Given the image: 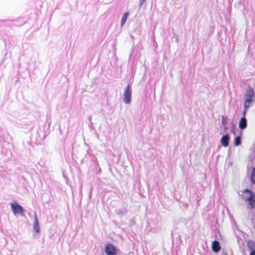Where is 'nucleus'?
Wrapping results in <instances>:
<instances>
[{
    "label": "nucleus",
    "instance_id": "f257e3e1",
    "mask_svg": "<svg viewBox=\"0 0 255 255\" xmlns=\"http://www.w3.org/2000/svg\"><path fill=\"white\" fill-rule=\"evenodd\" d=\"M241 196L244 201L249 202L248 208L254 209L255 207V194L249 189H245Z\"/></svg>",
    "mask_w": 255,
    "mask_h": 255
},
{
    "label": "nucleus",
    "instance_id": "f03ea898",
    "mask_svg": "<svg viewBox=\"0 0 255 255\" xmlns=\"http://www.w3.org/2000/svg\"><path fill=\"white\" fill-rule=\"evenodd\" d=\"M255 102V94L253 89L249 87L245 91L244 95V105L251 107Z\"/></svg>",
    "mask_w": 255,
    "mask_h": 255
},
{
    "label": "nucleus",
    "instance_id": "7ed1b4c3",
    "mask_svg": "<svg viewBox=\"0 0 255 255\" xmlns=\"http://www.w3.org/2000/svg\"><path fill=\"white\" fill-rule=\"evenodd\" d=\"M132 90L129 84L125 88L123 93V102L125 104L129 105L131 103Z\"/></svg>",
    "mask_w": 255,
    "mask_h": 255
},
{
    "label": "nucleus",
    "instance_id": "20e7f679",
    "mask_svg": "<svg viewBox=\"0 0 255 255\" xmlns=\"http://www.w3.org/2000/svg\"><path fill=\"white\" fill-rule=\"evenodd\" d=\"M10 207L14 215H24V209L22 207L17 203H11Z\"/></svg>",
    "mask_w": 255,
    "mask_h": 255
},
{
    "label": "nucleus",
    "instance_id": "39448f33",
    "mask_svg": "<svg viewBox=\"0 0 255 255\" xmlns=\"http://www.w3.org/2000/svg\"><path fill=\"white\" fill-rule=\"evenodd\" d=\"M105 252L107 255H116L117 249L113 245L108 244L105 247Z\"/></svg>",
    "mask_w": 255,
    "mask_h": 255
},
{
    "label": "nucleus",
    "instance_id": "423d86ee",
    "mask_svg": "<svg viewBox=\"0 0 255 255\" xmlns=\"http://www.w3.org/2000/svg\"><path fill=\"white\" fill-rule=\"evenodd\" d=\"M34 224H33V229L36 233H39V232L40 231V226H39V224L37 216L36 213L34 214Z\"/></svg>",
    "mask_w": 255,
    "mask_h": 255
},
{
    "label": "nucleus",
    "instance_id": "0eeeda50",
    "mask_svg": "<svg viewBox=\"0 0 255 255\" xmlns=\"http://www.w3.org/2000/svg\"><path fill=\"white\" fill-rule=\"evenodd\" d=\"M247 126V120L246 117H242L239 123V127L241 129H244Z\"/></svg>",
    "mask_w": 255,
    "mask_h": 255
},
{
    "label": "nucleus",
    "instance_id": "6e6552de",
    "mask_svg": "<svg viewBox=\"0 0 255 255\" xmlns=\"http://www.w3.org/2000/svg\"><path fill=\"white\" fill-rule=\"evenodd\" d=\"M229 137L228 134L224 135L221 139L222 145L224 147H227L229 145Z\"/></svg>",
    "mask_w": 255,
    "mask_h": 255
},
{
    "label": "nucleus",
    "instance_id": "1a4fd4ad",
    "mask_svg": "<svg viewBox=\"0 0 255 255\" xmlns=\"http://www.w3.org/2000/svg\"><path fill=\"white\" fill-rule=\"evenodd\" d=\"M212 250L215 253H218L221 249L219 243L217 241H214L212 243Z\"/></svg>",
    "mask_w": 255,
    "mask_h": 255
},
{
    "label": "nucleus",
    "instance_id": "9d476101",
    "mask_svg": "<svg viewBox=\"0 0 255 255\" xmlns=\"http://www.w3.org/2000/svg\"><path fill=\"white\" fill-rule=\"evenodd\" d=\"M128 12H126L123 15L122 19H121V24L122 26H123L125 24V23L127 19V17H128Z\"/></svg>",
    "mask_w": 255,
    "mask_h": 255
},
{
    "label": "nucleus",
    "instance_id": "9b49d317",
    "mask_svg": "<svg viewBox=\"0 0 255 255\" xmlns=\"http://www.w3.org/2000/svg\"><path fill=\"white\" fill-rule=\"evenodd\" d=\"M251 178L252 182L255 184V167H254L252 170Z\"/></svg>",
    "mask_w": 255,
    "mask_h": 255
},
{
    "label": "nucleus",
    "instance_id": "f8f14e48",
    "mask_svg": "<svg viewBox=\"0 0 255 255\" xmlns=\"http://www.w3.org/2000/svg\"><path fill=\"white\" fill-rule=\"evenodd\" d=\"M241 143V138L240 136H237L235 138V145L236 146L239 145Z\"/></svg>",
    "mask_w": 255,
    "mask_h": 255
},
{
    "label": "nucleus",
    "instance_id": "ddd939ff",
    "mask_svg": "<svg viewBox=\"0 0 255 255\" xmlns=\"http://www.w3.org/2000/svg\"><path fill=\"white\" fill-rule=\"evenodd\" d=\"M250 107V106H248L244 105V110L242 113V114H243L242 117H246V115L247 110Z\"/></svg>",
    "mask_w": 255,
    "mask_h": 255
},
{
    "label": "nucleus",
    "instance_id": "4468645a",
    "mask_svg": "<svg viewBox=\"0 0 255 255\" xmlns=\"http://www.w3.org/2000/svg\"><path fill=\"white\" fill-rule=\"evenodd\" d=\"M227 119H228L227 117H225L224 116L222 117V124L223 125H225L226 124V122H227L226 120H227Z\"/></svg>",
    "mask_w": 255,
    "mask_h": 255
},
{
    "label": "nucleus",
    "instance_id": "2eb2a0df",
    "mask_svg": "<svg viewBox=\"0 0 255 255\" xmlns=\"http://www.w3.org/2000/svg\"><path fill=\"white\" fill-rule=\"evenodd\" d=\"M253 244H254V242H248L249 248H250L251 249L253 250L252 247L253 246Z\"/></svg>",
    "mask_w": 255,
    "mask_h": 255
},
{
    "label": "nucleus",
    "instance_id": "dca6fc26",
    "mask_svg": "<svg viewBox=\"0 0 255 255\" xmlns=\"http://www.w3.org/2000/svg\"><path fill=\"white\" fill-rule=\"evenodd\" d=\"M145 0H140L139 3V6H141L143 3L145 2Z\"/></svg>",
    "mask_w": 255,
    "mask_h": 255
},
{
    "label": "nucleus",
    "instance_id": "f3484780",
    "mask_svg": "<svg viewBox=\"0 0 255 255\" xmlns=\"http://www.w3.org/2000/svg\"><path fill=\"white\" fill-rule=\"evenodd\" d=\"M250 255H255V251H253Z\"/></svg>",
    "mask_w": 255,
    "mask_h": 255
}]
</instances>
